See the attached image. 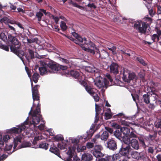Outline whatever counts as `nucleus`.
<instances>
[{
  "label": "nucleus",
  "instance_id": "nucleus-1",
  "mask_svg": "<svg viewBox=\"0 0 161 161\" xmlns=\"http://www.w3.org/2000/svg\"><path fill=\"white\" fill-rule=\"evenodd\" d=\"M32 110V107L31 108V109L30 112L29 113V116L20 125H17L15 127H13L10 129H7L6 130V133L8 134H10L12 135H15L18 134V136H15L14 138V146H16L19 143L21 142V140L23 137V135L19 134L21 131L26 128H28L29 126V122L30 124L31 125H33L34 128V134H35L36 135L38 134V136H36L34 137V139L36 141L42 139H44L45 137H43L41 134L37 131H36V128H37V127L36 126V125L38 124L40 121L42 119V116L40 114L36 113L35 112H33L31 114V111Z\"/></svg>",
  "mask_w": 161,
  "mask_h": 161
},
{
  "label": "nucleus",
  "instance_id": "nucleus-2",
  "mask_svg": "<svg viewBox=\"0 0 161 161\" xmlns=\"http://www.w3.org/2000/svg\"><path fill=\"white\" fill-rule=\"evenodd\" d=\"M93 127V125H92V127L90 128L89 131L86 132V134L85 136H78L76 137L69 138V142L73 144L74 146L69 147V150L67 152V154L68 155L69 157L67 158V161H72L71 158L76 153V146L80 141H81L82 142L85 141L92 137L94 133Z\"/></svg>",
  "mask_w": 161,
  "mask_h": 161
},
{
  "label": "nucleus",
  "instance_id": "nucleus-3",
  "mask_svg": "<svg viewBox=\"0 0 161 161\" xmlns=\"http://www.w3.org/2000/svg\"><path fill=\"white\" fill-rule=\"evenodd\" d=\"M96 79L94 80L95 85L99 89L101 90L102 92H103L108 86L113 85V79L109 74L106 75V78H103L99 74L96 73L95 74Z\"/></svg>",
  "mask_w": 161,
  "mask_h": 161
},
{
  "label": "nucleus",
  "instance_id": "nucleus-4",
  "mask_svg": "<svg viewBox=\"0 0 161 161\" xmlns=\"http://www.w3.org/2000/svg\"><path fill=\"white\" fill-rule=\"evenodd\" d=\"M86 44L84 46H82V48L84 51L88 52L93 54H95V52H97L96 57H101L102 58H106L109 56V54L104 50L99 52L98 49L96 47L95 44L90 41H87L86 42Z\"/></svg>",
  "mask_w": 161,
  "mask_h": 161
},
{
  "label": "nucleus",
  "instance_id": "nucleus-5",
  "mask_svg": "<svg viewBox=\"0 0 161 161\" xmlns=\"http://www.w3.org/2000/svg\"><path fill=\"white\" fill-rule=\"evenodd\" d=\"M39 62L41 66L39 70L41 75L47 74L49 73H55L58 71L59 67L55 62H50L47 64L42 61Z\"/></svg>",
  "mask_w": 161,
  "mask_h": 161
},
{
  "label": "nucleus",
  "instance_id": "nucleus-6",
  "mask_svg": "<svg viewBox=\"0 0 161 161\" xmlns=\"http://www.w3.org/2000/svg\"><path fill=\"white\" fill-rule=\"evenodd\" d=\"M6 134L2 135L0 134V145L1 146H3L4 145V143H7L8 142V141L11 138L13 137V138L15 137V136H18V134H16L15 135H12L10 134H8L6 133ZM24 135H23V137H24ZM22 139L21 140H22ZM22 140H21V141ZM21 142L19 143L18 145L14 147V151L16 150L17 149H19L22 148L27 147H30L31 146V143L28 142H22L20 145L18 146V145ZM13 143L14 146V141H13Z\"/></svg>",
  "mask_w": 161,
  "mask_h": 161
},
{
  "label": "nucleus",
  "instance_id": "nucleus-7",
  "mask_svg": "<svg viewBox=\"0 0 161 161\" xmlns=\"http://www.w3.org/2000/svg\"><path fill=\"white\" fill-rule=\"evenodd\" d=\"M120 69V75H123V79L125 81L129 83L131 80L136 79L135 74L133 73H130L127 69L121 67Z\"/></svg>",
  "mask_w": 161,
  "mask_h": 161
},
{
  "label": "nucleus",
  "instance_id": "nucleus-8",
  "mask_svg": "<svg viewBox=\"0 0 161 161\" xmlns=\"http://www.w3.org/2000/svg\"><path fill=\"white\" fill-rule=\"evenodd\" d=\"M72 35L75 38V39H74L69 36H66L70 40L73 41L75 43L78 44L81 46V47L82 46H84L83 45V44H85V45L86 44V42H87V40L86 38H84L83 39L78 34L75 32H73Z\"/></svg>",
  "mask_w": 161,
  "mask_h": 161
},
{
  "label": "nucleus",
  "instance_id": "nucleus-9",
  "mask_svg": "<svg viewBox=\"0 0 161 161\" xmlns=\"http://www.w3.org/2000/svg\"><path fill=\"white\" fill-rule=\"evenodd\" d=\"M148 25L145 22H142L141 21L139 20L136 22L134 25V27L139 32L142 33H145Z\"/></svg>",
  "mask_w": 161,
  "mask_h": 161
},
{
  "label": "nucleus",
  "instance_id": "nucleus-10",
  "mask_svg": "<svg viewBox=\"0 0 161 161\" xmlns=\"http://www.w3.org/2000/svg\"><path fill=\"white\" fill-rule=\"evenodd\" d=\"M70 74L75 78L78 79L80 84L84 87L86 85V83L82 80V73H79L78 71L76 70H71L70 72Z\"/></svg>",
  "mask_w": 161,
  "mask_h": 161
},
{
  "label": "nucleus",
  "instance_id": "nucleus-11",
  "mask_svg": "<svg viewBox=\"0 0 161 161\" xmlns=\"http://www.w3.org/2000/svg\"><path fill=\"white\" fill-rule=\"evenodd\" d=\"M102 149L103 147L101 145H95L94 147V151L92 152L93 155L96 158L103 157L104 154L100 152Z\"/></svg>",
  "mask_w": 161,
  "mask_h": 161
},
{
  "label": "nucleus",
  "instance_id": "nucleus-12",
  "mask_svg": "<svg viewBox=\"0 0 161 161\" xmlns=\"http://www.w3.org/2000/svg\"><path fill=\"white\" fill-rule=\"evenodd\" d=\"M130 150L131 148L130 145L125 146L123 145L119 149V152L121 156L128 157Z\"/></svg>",
  "mask_w": 161,
  "mask_h": 161
},
{
  "label": "nucleus",
  "instance_id": "nucleus-13",
  "mask_svg": "<svg viewBox=\"0 0 161 161\" xmlns=\"http://www.w3.org/2000/svg\"><path fill=\"white\" fill-rule=\"evenodd\" d=\"M39 87V85H36L34 87H32L31 89L32 98L33 100V106L35 105L34 102L36 100L39 101V97L38 91V88Z\"/></svg>",
  "mask_w": 161,
  "mask_h": 161
},
{
  "label": "nucleus",
  "instance_id": "nucleus-14",
  "mask_svg": "<svg viewBox=\"0 0 161 161\" xmlns=\"http://www.w3.org/2000/svg\"><path fill=\"white\" fill-rule=\"evenodd\" d=\"M109 136V133L107 131H104L100 132L95 136V138L93 139V141L95 143L96 139L100 138L101 140L105 141L107 140Z\"/></svg>",
  "mask_w": 161,
  "mask_h": 161
},
{
  "label": "nucleus",
  "instance_id": "nucleus-15",
  "mask_svg": "<svg viewBox=\"0 0 161 161\" xmlns=\"http://www.w3.org/2000/svg\"><path fill=\"white\" fill-rule=\"evenodd\" d=\"M8 40L10 45V47H15L16 45H19V42L18 39L15 37L12 36L11 34H9L8 36Z\"/></svg>",
  "mask_w": 161,
  "mask_h": 161
},
{
  "label": "nucleus",
  "instance_id": "nucleus-16",
  "mask_svg": "<svg viewBox=\"0 0 161 161\" xmlns=\"http://www.w3.org/2000/svg\"><path fill=\"white\" fill-rule=\"evenodd\" d=\"M84 87L86 91L93 97L95 101L97 102L99 101V97L97 93L93 91L92 88L90 86H88L86 85Z\"/></svg>",
  "mask_w": 161,
  "mask_h": 161
},
{
  "label": "nucleus",
  "instance_id": "nucleus-17",
  "mask_svg": "<svg viewBox=\"0 0 161 161\" xmlns=\"http://www.w3.org/2000/svg\"><path fill=\"white\" fill-rule=\"evenodd\" d=\"M17 47H10L11 51L15 53L21 59L22 61L24 63L23 57L24 55V52L21 50H17L16 48Z\"/></svg>",
  "mask_w": 161,
  "mask_h": 161
},
{
  "label": "nucleus",
  "instance_id": "nucleus-18",
  "mask_svg": "<svg viewBox=\"0 0 161 161\" xmlns=\"http://www.w3.org/2000/svg\"><path fill=\"white\" fill-rule=\"evenodd\" d=\"M110 72L116 75L119 73V66L118 64L114 62H112L109 66Z\"/></svg>",
  "mask_w": 161,
  "mask_h": 161
},
{
  "label": "nucleus",
  "instance_id": "nucleus-19",
  "mask_svg": "<svg viewBox=\"0 0 161 161\" xmlns=\"http://www.w3.org/2000/svg\"><path fill=\"white\" fill-rule=\"evenodd\" d=\"M107 147L110 149L114 150L117 148L116 142L114 140H109L107 142Z\"/></svg>",
  "mask_w": 161,
  "mask_h": 161
},
{
  "label": "nucleus",
  "instance_id": "nucleus-20",
  "mask_svg": "<svg viewBox=\"0 0 161 161\" xmlns=\"http://www.w3.org/2000/svg\"><path fill=\"white\" fill-rule=\"evenodd\" d=\"M105 110V108L103 109V112L101 113V109L100 107L97 104H95V111H96V115L95 117L94 120V123H97L99 119V116H98L99 114H103V113L104 111Z\"/></svg>",
  "mask_w": 161,
  "mask_h": 161
},
{
  "label": "nucleus",
  "instance_id": "nucleus-21",
  "mask_svg": "<svg viewBox=\"0 0 161 161\" xmlns=\"http://www.w3.org/2000/svg\"><path fill=\"white\" fill-rule=\"evenodd\" d=\"M131 146L135 150H138L139 148V145L138 141L135 139H132L130 143Z\"/></svg>",
  "mask_w": 161,
  "mask_h": 161
},
{
  "label": "nucleus",
  "instance_id": "nucleus-22",
  "mask_svg": "<svg viewBox=\"0 0 161 161\" xmlns=\"http://www.w3.org/2000/svg\"><path fill=\"white\" fill-rule=\"evenodd\" d=\"M42 13H43L45 15H47L48 13V12H46V10L44 9H41L40 11L37 12L36 14V17L38 18V21H40L43 15Z\"/></svg>",
  "mask_w": 161,
  "mask_h": 161
},
{
  "label": "nucleus",
  "instance_id": "nucleus-23",
  "mask_svg": "<svg viewBox=\"0 0 161 161\" xmlns=\"http://www.w3.org/2000/svg\"><path fill=\"white\" fill-rule=\"evenodd\" d=\"M59 60L64 63L68 64L70 67H71V64H72L73 63L72 59L70 58H60Z\"/></svg>",
  "mask_w": 161,
  "mask_h": 161
},
{
  "label": "nucleus",
  "instance_id": "nucleus-24",
  "mask_svg": "<svg viewBox=\"0 0 161 161\" xmlns=\"http://www.w3.org/2000/svg\"><path fill=\"white\" fill-rule=\"evenodd\" d=\"M82 159L85 161H90L92 159V156L91 154L84 153L81 157Z\"/></svg>",
  "mask_w": 161,
  "mask_h": 161
},
{
  "label": "nucleus",
  "instance_id": "nucleus-25",
  "mask_svg": "<svg viewBox=\"0 0 161 161\" xmlns=\"http://www.w3.org/2000/svg\"><path fill=\"white\" fill-rule=\"evenodd\" d=\"M120 131L123 136H129L130 135V130L129 128L124 127H121Z\"/></svg>",
  "mask_w": 161,
  "mask_h": 161
},
{
  "label": "nucleus",
  "instance_id": "nucleus-26",
  "mask_svg": "<svg viewBox=\"0 0 161 161\" xmlns=\"http://www.w3.org/2000/svg\"><path fill=\"white\" fill-rule=\"evenodd\" d=\"M85 69L86 71L88 72L94 73L95 74L96 73H98L97 69L93 66H86L85 67Z\"/></svg>",
  "mask_w": 161,
  "mask_h": 161
},
{
  "label": "nucleus",
  "instance_id": "nucleus-27",
  "mask_svg": "<svg viewBox=\"0 0 161 161\" xmlns=\"http://www.w3.org/2000/svg\"><path fill=\"white\" fill-rule=\"evenodd\" d=\"M50 152L57 155L58 157L61 158L60 156V154L59 152L58 149L56 147L53 146L51 147L49 149Z\"/></svg>",
  "mask_w": 161,
  "mask_h": 161
},
{
  "label": "nucleus",
  "instance_id": "nucleus-28",
  "mask_svg": "<svg viewBox=\"0 0 161 161\" xmlns=\"http://www.w3.org/2000/svg\"><path fill=\"white\" fill-rule=\"evenodd\" d=\"M113 115V114L111 112L110 109L109 108H107L105 114V119L107 120L110 119Z\"/></svg>",
  "mask_w": 161,
  "mask_h": 161
},
{
  "label": "nucleus",
  "instance_id": "nucleus-29",
  "mask_svg": "<svg viewBox=\"0 0 161 161\" xmlns=\"http://www.w3.org/2000/svg\"><path fill=\"white\" fill-rule=\"evenodd\" d=\"M114 135L117 138L120 140H122V137L123 136L122 133L120 131V130H116L114 132Z\"/></svg>",
  "mask_w": 161,
  "mask_h": 161
},
{
  "label": "nucleus",
  "instance_id": "nucleus-30",
  "mask_svg": "<svg viewBox=\"0 0 161 161\" xmlns=\"http://www.w3.org/2000/svg\"><path fill=\"white\" fill-rule=\"evenodd\" d=\"M151 97L153 98V101H155V103L160 105L161 107V100L158 99V97L157 95L153 93V95H151Z\"/></svg>",
  "mask_w": 161,
  "mask_h": 161
},
{
  "label": "nucleus",
  "instance_id": "nucleus-31",
  "mask_svg": "<svg viewBox=\"0 0 161 161\" xmlns=\"http://www.w3.org/2000/svg\"><path fill=\"white\" fill-rule=\"evenodd\" d=\"M122 140L123 141L125 144L128 145L130 144L131 141L129 136H123L121 141Z\"/></svg>",
  "mask_w": 161,
  "mask_h": 161
},
{
  "label": "nucleus",
  "instance_id": "nucleus-32",
  "mask_svg": "<svg viewBox=\"0 0 161 161\" xmlns=\"http://www.w3.org/2000/svg\"><path fill=\"white\" fill-rule=\"evenodd\" d=\"M143 99L144 102L146 104H149L150 103V97L147 94L143 95Z\"/></svg>",
  "mask_w": 161,
  "mask_h": 161
},
{
  "label": "nucleus",
  "instance_id": "nucleus-33",
  "mask_svg": "<svg viewBox=\"0 0 161 161\" xmlns=\"http://www.w3.org/2000/svg\"><path fill=\"white\" fill-rule=\"evenodd\" d=\"M131 154L132 157L134 159H139V153L136 151H133L131 152Z\"/></svg>",
  "mask_w": 161,
  "mask_h": 161
},
{
  "label": "nucleus",
  "instance_id": "nucleus-34",
  "mask_svg": "<svg viewBox=\"0 0 161 161\" xmlns=\"http://www.w3.org/2000/svg\"><path fill=\"white\" fill-rule=\"evenodd\" d=\"M39 77V75L37 73H35L33 74L32 76V79L33 81L35 83L37 82Z\"/></svg>",
  "mask_w": 161,
  "mask_h": 161
},
{
  "label": "nucleus",
  "instance_id": "nucleus-35",
  "mask_svg": "<svg viewBox=\"0 0 161 161\" xmlns=\"http://www.w3.org/2000/svg\"><path fill=\"white\" fill-rule=\"evenodd\" d=\"M48 147V144L45 142L40 143L39 145V147L47 150Z\"/></svg>",
  "mask_w": 161,
  "mask_h": 161
},
{
  "label": "nucleus",
  "instance_id": "nucleus-36",
  "mask_svg": "<svg viewBox=\"0 0 161 161\" xmlns=\"http://www.w3.org/2000/svg\"><path fill=\"white\" fill-rule=\"evenodd\" d=\"M54 140L57 141H61L64 140L63 136L62 135H57L54 137Z\"/></svg>",
  "mask_w": 161,
  "mask_h": 161
},
{
  "label": "nucleus",
  "instance_id": "nucleus-37",
  "mask_svg": "<svg viewBox=\"0 0 161 161\" xmlns=\"http://www.w3.org/2000/svg\"><path fill=\"white\" fill-rule=\"evenodd\" d=\"M139 140L141 145L144 148H145L146 147V145L145 144L146 139L142 138H139Z\"/></svg>",
  "mask_w": 161,
  "mask_h": 161
},
{
  "label": "nucleus",
  "instance_id": "nucleus-38",
  "mask_svg": "<svg viewBox=\"0 0 161 161\" xmlns=\"http://www.w3.org/2000/svg\"><path fill=\"white\" fill-rule=\"evenodd\" d=\"M132 98L134 101L136 102V103L137 104V103L138 102L139 98V97L137 94H131Z\"/></svg>",
  "mask_w": 161,
  "mask_h": 161
},
{
  "label": "nucleus",
  "instance_id": "nucleus-39",
  "mask_svg": "<svg viewBox=\"0 0 161 161\" xmlns=\"http://www.w3.org/2000/svg\"><path fill=\"white\" fill-rule=\"evenodd\" d=\"M147 152L149 153L153 154L154 152L155 147L154 146H149L148 147Z\"/></svg>",
  "mask_w": 161,
  "mask_h": 161
},
{
  "label": "nucleus",
  "instance_id": "nucleus-40",
  "mask_svg": "<svg viewBox=\"0 0 161 161\" xmlns=\"http://www.w3.org/2000/svg\"><path fill=\"white\" fill-rule=\"evenodd\" d=\"M151 40L153 42H155L156 40L158 41L159 40V36H158L156 34H154L151 36Z\"/></svg>",
  "mask_w": 161,
  "mask_h": 161
},
{
  "label": "nucleus",
  "instance_id": "nucleus-41",
  "mask_svg": "<svg viewBox=\"0 0 161 161\" xmlns=\"http://www.w3.org/2000/svg\"><path fill=\"white\" fill-rule=\"evenodd\" d=\"M9 19L6 17H4L3 18L1 19L0 20V21L1 23H4L6 24L8 23L9 22Z\"/></svg>",
  "mask_w": 161,
  "mask_h": 161
},
{
  "label": "nucleus",
  "instance_id": "nucleus-42",
  "mask_svg": "<svg viewBox=\"0 0 161 161\" xmlns=\"http://www.w3.org/2000/svg\"><path fill=\"white\" fill-rule=\"evenodd\" d=\"M135 59L138 61L143 65L145 66L147 64L146 63L144 62V60L141 58L136 57Z\"/></svg>",
  "mask_w": 161,
  "mask_h": 161
},
{
  "label": "nucleus",
  "instance_id": "nucleus-43",
  "mask_svg": "<svg viewBox=\"0 0 161 161\" xmlns=\"http://www.w3.org/2000/svg\"><path fill=\"white\" fill-rule=\"evenodd\" d=\"M71 4L73 6L75 7H77L78 8L80 9H81L83 10H86V9L84 7H82L80 5H78L76 3H75L73 2H72L71 3Z\"/></svg>",
  "mask_w": 161,
  "mask_h": 161
},
{
  "label": "nucleus",
  "instance_id": "nucleus-44",
  "mask_svg": "<svg viewBox=\"0 0 161 161\" xmlns=\"http://www.w3.org/2000/svg\"><path fill=\"white\" fill-rule=\"evenodd\" d=\"M86 147L85 146H78L77 148V150L78 152H80L83 151L84 150H86Z\"/></svg>",
  "mask_w": 161,
  "mask_h": 161
},
{
  "label": "nucleus",
  "instance_id": "nucleus-45",
  "mask_svg": "<svg viewBox=\"0 0 161 161\" xmlns=\"http://www.w3.org/2000/svg\"><path fill=\"white\" fill-rule=\"evenodd\" d=\"M108 49L110 50L112 52V53L114 54H116L117 53V52L116 51V47L115 46H113L111 47H108Z\"/></svg>",
  "mask_w": 161,
  "mask_h": 161
},
{
  "label": "nucleus",
  "instance_id": "nucleus-46",
  "mask_svg": "<svg viewBox=\"0 0 161 161\" xmlns=\"http://www.w3.org/2000/svg\"><path fill=\"white\" fill-rule=\"evenodd\" d=\"M139 159H142V160L146 159L147 156L144 153L141 152L139 153Z\"/></svg>",
  "mask_w": 161,
  "mask_h": 161
},
{
  "label": "nucleus",
  "instance_id": "nucleus-47",
  "mask_svg": "<svg viewBox=\"0 0 161 161\" xmlns=\"http://www.w3.org/2000/svg\"><path fill=\"white\" fill-rule=\"evenodd\" d=\"M60 26L63 31L66 30L67 29V26L66 25V24L63 21L61 22L60 24Z\"/></svg>",
  "mask_w": 161,
  "mask_h": 161
},
{
  "label": "nucleus",
  "instance_id": "nucleus-48",
  "mask_svg": "<svg viewBox=\"0 0 161 161\" xmlns=\"http://www.w3.org/2000/svg\"><path fill=\"white\" fill-rule=\"evenodd\" d=\"M3 150L2 149V151L1 152V155H0V161H3V160H4L6 159L8 157V155L3 154Z\"/></svg>",
  "mask_w": 161,
  "mask_h": 161
},
{
  "label": "nucleus",
  "instance_id": "nucleus-49",
  "mask_svg": "<svg viewBox=\"0 0 161 161\" xmlns=\"http://www.w3.org/2000/svg\"><path fill=\"white\" fill-rule=\"evenodd\" d=\"M119 154H120L119 153L117 154H114L112 155L114 161L117 159L119 160L120 159V156Z\"/></svg>",
  "mask_w": 161,
  "mask_h": 161
},
{
  "label": "nucleus",
  "instance_id": "nucleus-50",
  "mask_svg": "<svg viewBox=\"0 0 161 161\" xmlns=\"http://www.w3.org/2000/svg\"><path fill=\"white\" fill-rule=\"evenodd\" d=\"M41 104L38 102V103L37 106L36 110L33 112H35L36 113L40 114V107Z\"/></svg>",
  "mask_w": 161,
  "mask_h": 161
},
{
  "label": "nucleus",
  "instance_id": "nucleus-51",
  "mask_svg": "<svg viewBox=\"0 0 161 161\" xmlns=\"http://www.w3.org/2000/svg\"><path fill=\"white\" fill-rule=\"evenodd\" d=\"M7 26L8 27L9 29L12 31V32L13 33L16 34V30L14 27L8 24H7Z\"/></svg>",
  "mask_w": 161,
  "mask_h": 161
},
{
  "label": "nucleus",
  "instance_id": "nucleus-52",
  "mask_svg": "<svg viewBox=\"0 0 161 161\" xmlns=\"http://www.w3.org/2000/svg\"><path fill=\"white\" fill-rule=\"evenodd\" d=\"M115 116H117L119 118H125V114L123 113H119L115 115Z\"/></svg>",
  "mask_w": 161,
  "mask_h": 161
},
{
  "label": "nucleus",
  "instance_id": "nucleus-53",
  "mask_svg": "<svg viewBox=\"0 0 161 161\" xmlns=\"http://www.w3.org/2000/svg\"><path fill=\"white\" fill-rule=\"evenodd\" d=\"M94 146V144L93 143L89 142H88L86 144V147L88 149L92 148Z\"/></svg>",
  "mask_w": 161,
  "mask_h": 161
},
{
  "label": "nucleus",
  "instance_id": "nucleus-54",
  "mask_svg": "<svg viewBox=\"0 0 161 161\" xmlns=\"http://www.w3.org/2000/svg\"><path fill=\"white\" fill-rule=\"evenodd\" d=\"M12 147V145H8L7 144H6V145L4 147V150L6 151H9L11 149Z\"/></svg>",
  "mask_w": 161,
  "mask_h": 161
},
{
  "label": "nucleus",
  "instance_id": "nucleus-55",
  "mask_svg": "<svg viewBox=\"0 0 161 161\" xmlns=\"http://www.w3.org/2000/svg\"><path fill=\"white\" fill-rule=\"evenodd\" d=\"M39 22H40L39 23L42 26H47V22L44 20H42L41 19L40 21Z\"/></svg>",
  "mask_w": 161,
  "mask_h": 161
},
{
  "label": "nucleus",
  "instance_id": "nucleus-56",
  "mask_svg": "<svg viewBox=\"0 0 161 161\" xmlns=\"http://www.w3.org/2000/svg\"><path fill=\"white\" fill-rule=\"evenodd\" d=\"M38 127L40 130H44L45 128L44 123H41Z\"/></svg>",
  "mask_w": 161,
  "mask_h": 161
},
{
  "label": "nucleus",
  "instance_id": "nucleus-57",
  "mask_svg": "<svg viewBox=\"0 0 161 161\" xmlns=\"http://www.w3.org/2000/svg\"><path fill=\"white\" fill-rule=\"evenodd\" d=\"M87 6L91 8H95L96 6L93 3H89L87 4Z\"/></svg>",
  "mask_w": 161,
  "mask_h": 161
},
{
  "label": "nucleus",
  "instance_id": "nucleus-58",
  "mask_svg": "<svg viewBox=\"0 0 161 161\" xmlns=\"http://www.w3.org/2000/svg\"><path fill=\"white\" fill-rule=\"evenodd\" d=\"M155 125L156 127L157 128H161V119L158 122L155 123Z\"/></svg>",
  "mask_w": 161,
  "mask_h": 161
},
{
  "label": "nucleus",
  "instance_id": "nucleus-59",
  "mask_svg": "<svg viewBox=\"0 0 161 161\" xmlns=\"http://www.w3.org/2000/svg\"><path fill=\"white\" fill-rule=\"evenodd\" d=\"M121 124L123 125L129 126L130 123L129 122H127V121L125 120H122L121 121Z\"/></svg>",
  "mask_w": 161,
  "mask_h": 161
},
{
  "label": "nucleus",
  "instance_id": "nucleus-60",
  "mask_svg": "<svg viewBox=\"0 0 161 161\" xmlns=\"http://www.w3.org/2000/svg\"><path fill=\"white\" fill-rule=\"evenodd\" d=\"M28 52L29 53L30 56L31 58H33L34 57V52L31 50L29 49L28 50Z\"/></svg>",
  "mask_w": 161,
  "mask_h": 161
},
{
  "label": "nucleus",
  "instance_id": "nucleus-61",
  "mask_svg": "<svg viewBox=\"0 0 161 161\" xmlns=\"http://www.w3.org/2000/svg\"><path fill=\"white\" fill-rule=\"evenodd\" d=\"M107 161H114L112 156H105Z\"/></svg>",
  "mask_w": 161,
  "mask_h": 161
},
{
  "label": "nucleus",
  "instance_id": "nucleus-62",
  "mask_svg": "<svg viewBox=\"0 0 161 161\" xmlns=\"http://www.w3.org/2000/svg\"><path fill=\"white\" fill-rule=\"evenodd\" d=\"M56 64L59 67V69L58 71L60 69H62L63 70H65V69H67V66H63V65H59L58 64H57L56 63Z\"/></svg>",
  "mask_w": 161,
  "mask_h": 161
},
{
  "label": "nucleus",
  "instance_id": "nucleus-63",
  "mask_svg": "<svg viewBox=\"0 0 161 161\" xmlns=\"http://www.w3.org/2000/svg\"><path fill=\"white\" fill-rule=\"evenodd\" d=\"M58 147L61 150H65L66 149V147L65 145H63L61 144H58Z\"/></svg>",
  "mask_w": 161,
  "mask_h": 161
},
{
  "label": "nucleus",
  "instance_id": "nucleus-64",
  "mask_svg": "<svg viewBox=\"0 0 161 161\" xmlns=\"http://www.w3.org/2000/svg\"><path fill=\"white\" fill-rule=\"evenodd\" d=\"M2 49L7 51H8L9 50V47L6 45H3L1 46V47Z\"/></svg>",
  "mask_w": 161,
  "mask_h": 161
}]
</instances>
